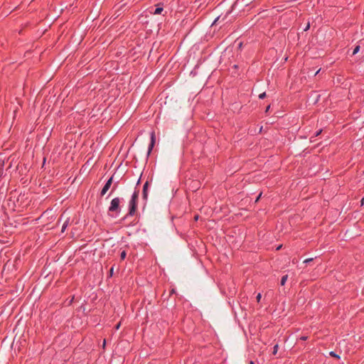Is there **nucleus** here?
I'll list each match as a JSON object with an SVG mask.
<instances>
[{
	"label": "nucleus",
	"mask_w": 364,
	"mask_h": 364,
	"mask_svg": "<svg viewBox=\"0 0 364 364\" xmlns=\"http://www.w3.org/2000/svg\"><path fill=\"white\" fill-rule=\"evenodd\" d=\"M139 191L137 189L136 186L134 188V191L131 196V198L129 201V211L128 213L122 218V220H125L129 216H133L135 215L136 209H137V203L139 198Z\"/></svg>",
	"instance_id": "obj_1"
},
{
	"label": "nucleus",
	"mask_w": 364,
	"mask_h": 364,
	"mask_svg": "<svg viewBox=\"0 0 364 364\" xmlns=\"http://www.w3.org/2000/svg\"><path fill=\"white\" fill-rule=\"evenodd\" d=\"M122 198L116 197L111 200L110 205L108 208V211L112 213H114L118 215L121 212V203Z\"/></svg>",
	"instance_id": "obj_2"
},
{
	"label": "nucleus",
	"mask_w": 364,
	"mask_h": 364,
	"mask_svg": "<svg viewBox=\"0 0 364 364\" xmlns=\"http://www.w3.org/2000/svg\"><path fill=\"white\" fill-rule=\"evenodd\" d=\"M113 182V176H112L105 183L104 186L102 187L101 191H100V196H103L106 194V193L108 191V190L110 188Z\"/></svg>",
	"instance_id": "obj_3"
},
{
	"label": "nucleus",
	"mask_w": 364,
	"mask_h": 364,
	"mask_svg": "<svg viewBox=\"0 0 364 364\" xmlns=\"http://www.w3.org/2000/svg\"><path fill=\"white\" fill-rule=\"evenodd\" d=\"M156 142L155 132L152 131L150 134V143L148 147L147 157L150 155Z\"/></svg>",
	"instance_id": "obj_4"
},
{
	"label": "nucleus",
	"mask_w": 364,
	"mask_h": 364,
	"mask_svg": "<svg viewBox=\"0 0 364 364\" xmlns=\"http://www.w3.org/2000/svg\"><path fill=\"white\" fill-rule=\"evenodd\" d=\"M149 186V182L146 181L144 186L142 189V199L144 201V203L146 204L148 200V190Z\"/></svg>",
	"instance_id": "obj_5"
},
{
	"label": "nucleus",
	"mask_w": 364,
	"mask_h": 364,
	"mask_svg": "<svg viewBox=\"0 0 364 364\" xmlns=\"http://www.w3.org/2000/svg\"><path fill=\"white\" fill-rule=\"evenodd\" d=\"M163 10H164L163 4H161V3L158 4L156 5V8L155 11L153 12V14L155 15L161 14V12L163 11Z\"/></svg>",
	"instance_id": "obj_6"
},
{
	"label": "nucleus",
	"mask_w": 364,
	"mask_h": 364,
	"mask_svg": "<svg viewBox=\"0 0 364 364\" xmlns=\"http://www.w3.org/2000/svg\"><path fill=\"white\" fill-rule=\"evenodd\" d=\"M70 225V218H67L65 220V221L63 223V226H62V228H61V232H65V230H66V228H68V226Z\"/></svg>",
	"instance_id": "obj_7"
},
{
	"label": "nucleus",
	"mask_w": 364,
	"mask_h": 364,
	"mask_svg": "<svg viewBox=\"0 0 364 364\" xmlns=\"http://www.w3.org/2000/svg\"><path fill=\"white\" fill-rule=\"evenodd\" d=\"M287 279H288V274H285V275L282 276V277L281 279V282H280L282 286H284L285 284Z\"/></svg>",
	"instance_id": "obj_8"
},
{
	"label": "nucleus",
	"mask_w": 364,
	"mask_h": 364,
	"mask_svg": "<svg viewBox=\"0 0 364 364\" xmlns=\"http://www.w3.org/2000/svg\"><path fill=\"white\" fill-rule=\"evenodd\" d=\"M126 257H127V252L125 250H123L120 254L121 260H124Z\"/></svg>",
	"instance_id": "obj_9"
},
{
	"label": "nucleus",
	"mask_w": 364,
	"mask_h": 364,
	"mask_svg": "<svg viewBox=\"0 0 364 364\" xmlns=\"http://www.w3.org/2000/svg\"><path fill=\"white\" fill-rule=\"evenodd\" d=\"M278 349H279V345L278 344L274 345V346L273 347L272 354L276 355L277 353Z\"/></svg>",
	"instance_id": "obj_10"
},
{
	"label": "nucleus",
	"mask_w": 364,
	"mask_h": 364,
	"mask_svg": "<svg viewBox=\"0 0 364 364\" xmlns=\"http://www.w3.org/2000/svg\"><path fill=\"white\" fill-rule=\"evenodd\" d=\"M360 46H356L354 48V49H353V55H355V54H357V53L359 52V50H360Z\"/></svg>",
	"instance_id": "obj_11"
},
{
	"label": "nucleus",
	"mask_w": 364,
	"mask_h": 364,
	"mask_svg": "<svg viewBox=\"0 0 364 364\" xmlns=\"http://www.w3.org/2000/svg\"><path fill=\"white\" fill-rule=\"evenodd\" d=\"M118 186V182L115 183L112 188L111 192L109 193V196H110L117 188Z\"/></svg>",
	"instance_id": "obj_12"
},
{
	"label": "nucleus",
	"mask_w": 364,
	"mask_h": 364,
	"mask_svg": "<svg viewBox=\"0 0 364 364\" xmlns=\"http://www.w3.org/2000/svg\"><path fill=\"white\" fill-rule=\"evenodd\" d=\"M113 273H114V266H112L110 269H109V277H112L113 276Z\"/></svg>",
	"instance_id": "obj_13"
},
{
	"label": "nucleus",
	"mask_w": 364,
	"mask_h": 364,
	"mask_svg": "<svg viewBox=\"0 0 364 364\" xmlns=\"http://www.w3.org/2000/svg\"><path fill=\"white\" fill-rule=\"evenodd\" d=\"M330 355L332 356V357H335V358H340L339 355H337L335 352L333 351H331L330 352Z\"/></svg>",
	"instance_id": "obj_14"
},
{
	"label": "nucleus",
	"mask_w": 364,
	"mask_h": 364,
	"mask_svg": "<svg viewBox=\"0 0 364 364\" xmlns=\"http://www.w3.org/2000/svg\"><path fill=\"white\" fill-rule=\"evenodd\" d=\"M314 260V258H308L304 261V263L309 264Z\"/></svg>",
	"instance_id": "obj_15"
},
{
	"label": "nucleus",
	"mask_w": 364,
	"mask_h": 364,
	"mask_svg": "<svg viewBox=\"0 0 364 364\" xmlns=\"http://www.w3.org/2000/svg\"><path fill=\"white\" fill-rule=\"evenodd\" d=\"M265 97H266V92H265L259 94V99H264V98H265Z\"/></svg>",
	"instance_id": "obj_16"
},
{
	"label": "nucleus",
	"mask_w": 364,
	"mask_h": 364,
	"mask_svg": "<svg viewBox=\"0 0 364 364\" xmlns=\"http://www.w3.org/2000/svg\"><path fill=\"white\" fill-rule=\"evenodd\" d=\"M261 298H262V295H261V294H260V293H258V294H257V296H256L257 301V302H259V301H260Z\"/></svg>",
	"instance_id": "obj_17"
},
{
	"label": "nucleus",
	"mask_w": 364,
	"mask_h": 364,
	"mask_svg": "<svg viewBox=\"0 0 364 364\" xmlns=\"http://www.w3.org/2000/svg\"><path fill=\"white\" fill-rule=\"evenodd\" d=\"M310 28V23L308 22L306 27L304 28V31H306Z\"/></svg>",
	"instance_id": "obj_18"
},
{
	"label": "nucleus",
	"mask_w": 364,
	"mask_h": 364,
	"mask_svg": "<svg viewBox=\"0 0 364 364\" xmlns=\"http://www.w3.org/2000/svg\"><path fill=\"white\" fill-rule=\"evenodd\" d=\"M322 132V129H319L314 134V136H318Z\"/></svg>",
	"instance_id": "obj_19"
},
{
	"label": "nucleus",
	"mask_w": 364,
	"mask_h": 364,
	"mask_svg": "<svg viewBox=\"0 0 364 364\" xmlns=\"http://www.w3.org/2000/svg\"><path fill=\"white\" fill-rule=\"evenodd\" d=\"M308 339V336H302L300 337V340L301 341H306Z\"/></svg>",
	"instance_id": "obj_20"
},
{
	"label": "nucleus",
	"mask_w": 364,
	"mask_h": 364,
	"mask_svg": "<svg viewBox=\"0 0 364 364\" xmlns=\"http://www.w3.org/2000/svg\"><path fill=\"white\" fill-rule=\"evenodd\" d=\"M120 326H121V322L118 323L115 326V329H116V330H118V329L120 328Z\"/></svg>",
	"instance_id": "obj_21"
},
{
	"label": "nucleus",
	"mask_w": 364,
	"mask_h": 364,
	"mask_svg": "<svg viewBox=\"0 0 364 364\" xmlns=\"http://www.w3.org/2000/svg\"><path fill=\"white\" fill-rule=\"evenodd\" d=\"M269 108H270V105H269L266 107L265 111H264V112H265V113H267V112H268V111H269Z\"/></svg>",
	"instance_id": "obj_22"
},
{
	"label": "nucleus",
	"mask_w": 364,
	"mask_h": 364,
	"mask_svg": "<svg viewBox=\"0 0 364 364\" xmlns=\"http://www.w3.org/2000/svg\"><path fill=\"white\" fill-rule=\"evenodd\" d=\"M261 196H262V193H260V194L257 196V199L255 200L256 202H257L259 200V199L260 198Z\"/></svg>",
	"instance_id": "obj_23"
},
{
	"label": "nucleus",
	"mask_w": 364,
	"mask_h": 364,
	"mask_svg": "<svg viewBox=\"0 0 364 364\" xmlns=\"http://www.w3.org/2000/svg\"><path fill=\"white\" fill-rule=\"evenodd\" d=\"M361 205H364V197L361 199Z\"/></svg>",
	"instance_id": "obj_24"
},
{
	"label": "nucleus",
	"mask_w": 364,
	"mask_h": 364,
	"mask_svg": "<svg viewBox=\"0 0 364 364\" xmlns=\"http://www.w3.org/2000/svg\"><path fill=\"white\" fill-rule=\"evenodd\" d=\"M140 180H141V179H140V178H139V180L137 181L136 186H138V185L139 184V183H140Z\"/></svg>",
	"instance_id": "obj_25"
},
{
	"label": "nucleus",
	"mask_w": 364,
	"mask_h": 364,
	"mask_svg": "<svg viewBox=\"0 0 364 364\" xmlns=\"http://www.w3.org/2000/svg\"><path fill=\"white\" fill-rule=\"evenodd\" d=\"M173 293H175V290L173 289H172L171 291V294H173Z\"/></svg>",
	"instance_id": "obj_26"
},
{
	"label": "nucleus",
	"mask_w": 364,
	"mask_h": 364,
	"mask_svg": "<svg viewBox=\"0 0 364 364\" xmlns=\"http://www.w3.org/2000/svg\"><path fill=\"white\" fill-rule=\"evenodd\" d=\"M249 364H255V362H254V361L250 360V363H249Z\"/></svg>",
	"instance_id": "obj_27"
},
{
	"label": "nucleus",
	"mask_w": 364,
	"mask_h": 364,
	"mask_svg": "<svg viewBox=\"0 0 364 364\" xmlns=\"http://www.w3.org/2000/svg\"><path fill=\"white\" fill-rule=\"evenodd\" d=\"M321 69H319L318 71H316V73H315L314 75H316L319 72H320Z\"/></svg>",
	"instance_id": "obj_28"
},
{
	"label": "nucleus",
	"mask_w": 364,
	"mask_h": 364,
	"mask_svg": "<svg viewBox=\"0 0 364 364\" xmlns=\"http://www.w3.org/2000/svg\"><path fill=\"white\" fill-rule=\"evenodd\" d=\"M105 343H106V341H105V340H104L103 347H105Z\"/></svg>",
	"instance_id": "obj_29"
},
{
	"label": "nucleus",
	"mask_w": 364,
	"mask_h": 364,
	"mask_svg": "<svg viewBox=\"0 0 364 364\" xmlns=\"http://www.w3.org/2000/svg\"><path fill=\"white\" fill-rule=\"evenodd\" d=\"M73 299H74V296H73L72 299H70V303L73 301Z\"/></svg>",
	"instance_id": "obj_30"
},
{
	"label": "nucleus",
	"mask_w": 364,
	"mask_h": 364,
	"mask_svg": "<svg viewBox=\"0 0 364 364\" xmlns=\"http://www.w3.org/2000/svg\"><path fill=\"white\" fill-rule=\"evenodd\" d=\"M198 218V216L197 215V216L195 217V219L197 220Z\"/></svg>",
	"instance_id": "obj_31"
},
{
	"label": "nucleus",
	"mask_w": 364,
	"mask_h": 364,
	"mask_svg": "<svg viewBox=\"0 0 364 364\" xmlns=\"http://www.w3.org/2000/svg\"><path fill=\"white\" fill-rule=\"evenodd\" d=\"M62 216L59 218L58 222L61 220Z\"/></svg>",
	"instance_id": "obj_32"
}]
</instances>
